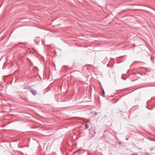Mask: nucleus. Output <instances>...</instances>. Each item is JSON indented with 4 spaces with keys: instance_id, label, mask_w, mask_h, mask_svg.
I'll use <instances>...</instances> for the list:
<instances>
[{
    "instance_id": "1",
    "label": "nucleus",
    "mask_w": 155,
    "mask_h": 155,
    "mask_svg": "<svg viewBox=\"0 0 155 155\" xmlns=\"http://www.w3.org/2000/svg\"><path fill=\"white\" fill-rule=\"evenodd\" d=\"M96 134V132L94 129H91L90 131L89 135L91 137L94 136Z\"/></svg>"
},
{
    "instance_id": "2",
    "label": "nucleus",
    "mask_w": 155,
    "mask_h": 155,
    "mask_svg": "<svg viewBox=\"0 0 155 155\" xmlns=\"http://www.w3.org/2000/svg\"><path fill=\"white\" fill-rule=\"evenodd\" d=\"M31 93L35 95L36 94V91L35 90H32L31 91Z\"/></svg>"
},
{
    "instance_id": "3",
    "label": "nucleus",
    "mask_w": 155,
    "mask_h": 155,
    "mask_svg": "<svg viewBox=\"0 0 155 155\" xmlns=\"http://www.w3.org/2000/svg\"><path fill=\"white\" fill-rule=\"evenodd\" d=\"M80 150H81V149H79L78 150L76 151V152H74L73 153V154L74 155V154H75L76 153H79V151Z\"/></svg>"
},
{
    "instance_id": "4",
    "label": "nucleus",
    "mask_w": 155,
    "mask_h": 155,
    "mask_svg": "<svg viewBox=\"0 0 155 155\" xmlns=\"http://www.w3.org/2000/svg\"><path fill=\"white\" fill-rule=\"evenodd\" d=\"M85 127L86 129H87L89 127V126L87 124L85 125Z\"/></svg>"
},
{
    "instance_id": "5",
    "label": "nucleus",
    "mask_w": 155,
    "mask_h": 155,
    "mask_svg": "<svg viewBox=\"0 0 155 155\" xmlns=\"http://www.w3.org/2000/svg\"><path fill=\"white\" fill-rule=\"evenodd\" d=\"M131 155H138V154L137 153H132Z\"/></svg>"
},
{
    "instance_id": "6",
    "label": "nucleus",
    "mask_w": 155,
    "mask_h": 155,
    "mask_svg": "<svg viewBox=\"0 0 155 155\" xmlns=\"http://www.w3.org/2000/svg\"><path fill=\"white\" fill-rule=\"evenodd\" d=\"M103 93L104 94V90H103Z\"/></svg>"
}]
</instances>
